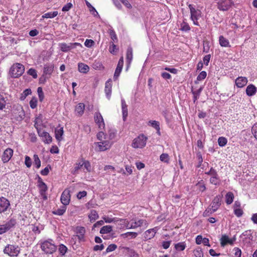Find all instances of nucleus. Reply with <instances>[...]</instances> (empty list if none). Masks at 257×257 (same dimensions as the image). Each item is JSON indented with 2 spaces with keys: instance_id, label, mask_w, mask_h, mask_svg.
Here are the masks:
<instances>
[{
  "instance_id": "1",
  "label": "nucleus",
  "mask_w": 257,
  "mask_h": 257,
  "mask_svg": "<svg viewBox=\"0 0 257 257\" xmlns=\"http://www.w3.org/2000/svg\"><path fill=\"white\" fill-rule=\"evenodd\" d=\"M24 66L21 63H16L11 66L10 73L12 77L18 78L24 73Z\"/></svg>"
},
{
  "instance_id": "2",
  "label": "nucleus",
  "mask_w": 257,
  "mask_h": 257,
  "mask_svg": "<svg viewBox=\"0 0 257 257\" xmlns=\"http://www.w3.org/2000/svg\"><path fill=\"white\" fill-rule=\"evenodd\" d=\"M41 247L46 254H52L57 249L56 246L49 240H46L42 242Z\"/></svg>"
},
{
  "instance_id": "3",
  "label": "nucleus",
  "mask_w": 257,
  "mask_h": 257,
  "mask_svg": "<svg viewBox=\"0 0 257 257\" xmlns=\"http://www.w3.org/2000/svg\"><path fill=\"white\" fill-rule=\"evenodd\" d=\"M16 223V220L12 218L6 223L0 225V234H2L15 227Z\"/></svg>"
},
{
  "instance_id": "4",
  "label": "nucleus",
  "mask_w": 257,
  "mask_h": 257,
  "mask_svg": "<svg viewBox=\"0 0 257 257\" xmlns=\"http://www.w3.org/2000/svg\"><path fill=\"white\" fill-rule=\"evenodd\" d=\"M147 138L144 135H140L135 139L132 143V147L134 148H142L146 146Z\"/></svg>"
},
{
  "instance_id": "5",
  "label": "nucleus",
  "mask_w": 257,
  "mask_h": 257,
  "mask_svg": "<svg viewBox=\"0 0 257 257\" xmlns=\"http://www.w3.org/2000/svg\"><path fill=\"white\" fill-rule=\"evenodd\" d=\"M189 8L190 10L191 18L193 21L194 24L197 26H199L197 20L201 16V11L199 10H196L192 7L191 5H189Z\"/></svg>"
},
{
  "instance_id": "6",
  "label": "nucleus",
  "mask_w": 257,
  "mask_h": 257,
  "mask_svg": "<svg viewBox=\"0 0 257 257\" xmlns=\"http://www.w3.org/2000/svg\"><path fill=\"white\" fill-rule=\"evenodd\" d=\"M5 253H7L11 256H17L20 251L18 249V246H15L13 245L8 244L4 250Z\"/></svg>"
},
{
  "instance_id": "7",
  "label": "nucleus",
  "mask_w": 257,
  "mask_h": 257,
  "mask_svg": "<svg viewBox=\"0 0 257 257\" xmlns=\"http://www.w3.org/2000/svg\"><path fill=\"white\" fill-rule=\"evenodd\" d=\"M232 4L231 0H221L217 4V8L221 11H227Z\"/></svg>"
},
{
  "instance_id": "8",
  "label": "nucleus",
  "mask_w": 257,
  "mask_h": 257,
  "mask_svg": "<svg viewBox=\"0 0 257 257\" xmlns=\"http://www.w3.org/2000/svg\"><path fill=\"white\" fill-rule=\"evenodd\" d=\"M76 46H81V44L78 43H69L68 44L64 43L60 44L61 50L63 52H68Z\"/></svg>"
},
{
  "instance_id": "9",
  "label": "nucleus",
  "mask_w": 257,
  "mask_h": 257,
  "mask_svg": "<svg viewBox=\"0 0 257 257\" xmlns=\"http://www.w3.org/2000/svg\"><path fill=\"white\" fill-rule=\"evenodd\" d=\"M13 155V150L10 148L7 149L2 157L3 162L5 163L9 161Z\"/></svg>"
},
{
  "instance_id": "10",
  "label": "nucleus",
  "mask_w": 257,
  "mask_h": 257,
  "mask_svg": "<svg viewBox=\"0 0 257 257\" xmlns=\"http://www.w3.org/2000/svg\"><path fill=\"white\" fill-rule=\"evenodd\" d=\"M10 205L8 200L4 197L0 198V213L7 211Z\"/></svg>"
},
{
  "instance_id": "11",
  "label": "nucleus",
  "mask_w": 257,
  "mask_h": 257,
  "mask_svg": "<svg viewBox=\"0 0 257 257\" xmlns=\"http://www.w3.org/2000/svg\"><path fill=\"white\" fill-rule=\"evenodd\" d=\"M222 196L218 195L216 196L212 201L211 207L212 208V212H215L217 210L221 205Z\"/></svg>"
},
{
  "instance_id": "12",
  "label": "nucleus",
  "mask_w": 257,
  "mask_h": 257,
  "mask_svg": "<svg viewBox=\"0 0 257 257\" xmlns=\"http://www.w3.org/2000/svg\"><path fill=\"white\" fill-rule=\"evenodd\" d=\"M120 249L122 250L123 253L125 255L130 257H137L138 254L135 252V251L128 247L120 246Z\"/></svg>"
},
{
  "instance_id": "13",
  "label": "nucleus",
  "mask_w": 257,
  "mask_h": 257,
  "mask_svg": "<svg viewBox=\"0 0 257 257\" xmlns=\"http://www.w3.org/2000/svg\"><path fill=\"white\" fill-rule=\"evenodd\" d=\"M123 65V57H121L119 59V60L118 62L117 67H116V68L115 69V72L114 74L113 78L114 80H116L117 79L118 77L119 76V75L122 70Z\"/></svg>"
},
{
  "instance_id": "14",
  "label": "nucleus",
  "mask_w": 257,
  "mask_h": 257,
  "mask_svg": "<svg viewBox=\"0 0 257 257\" xmlns=\"http://www.w3.org/2000/svg\"><path fill=\"white\" fill-rule=\"evenodd\" d=\"M95 122L98 124L100 129L104 128V122L101 114L99 112H96L94 115Z\"/></svg>"
},
{
  "instance_id": "15",
  "label": "nucleus",
  "mask_w": 257,
  "mask_h": 257,
  "mask_svg": "<svg viewBox=\"0 0 257 257\" xmlns=\"http://www.w3.org/2000/svg\"><path fill=\"white\" fill-rule=\"evenodd\" d=\"M70 198L69 191L66 190H64L61 196V201L64 206L67 205L69 203Z\"/></svg>"
},
{
  "instance_id": "16",
  "label": "nucleus",
  "mask_w": 257,
  "mask_h": 257,
  "mask_svg": "<svg viewBox=\"0 0 257 257\" xmlns=\"http://www.w3.org/2000/svg\"><path fill=\"white\" fill-rule=\"evenodd\" d=\"M76 232L77 234L76 236H74L72 238L75 239L77 237L79 240H81L84 238V235L85 233V229L83 227H77L76 228Z\"/></svg>"
},
{
  "instance_id": "17",
  "label": "nucleus",
  "mask_w": 257,
  "mask_h": 257,
  "mask_svg": "<svg viewBox=\"0 0 257 257\" xmlns=\"http://www.w3.org/2000/svg\"><path fill=\"white\" fill-rule=\"evenodd\" d=\"M98 147L100 151H104L109 149L111 146V144L109 141H104L97 143Z\"/></svg>"
},
{
  "instance_id": "18",
  "label": "nucleus",
  "mask_w": 257,
  "mask_h": 257,
  "mask_svg": "<svg viewBox=\"0 0 257 257\" xmlns=\"http://www.w3.org/2000/svg\"><path fill=\"white\" fill-rule=\"evenodd\" d=\"M157 231V227L149 229L145 232V238L147 240L153 238Z\"/></svg>"
},
{
  "instance_id": "19",
  "label": "nucleus",
  "mask_w": 257,
  "mask_h": 257,
  "mask_svg": "<svg viewBox=\"0 0 257 257\" xmlns=\"http://www.w3.org/2000/svg\"><path fill=\"white\" fill-rule=\"evenodd\" d=\"M247 78L244 77H239L235 80V84L238 87H243L247 84Z\"/></svg>"
},
{
  "instance_id": "20",
  "label": "nucleus",
  "mask_w": 257,
  "mask_h": 257,
  "mask_svg": "<svg viewBox=\"0 0 257 257\" xmlns=\"http://www.w3.org/2000/svg\"><path fill=\"white\" fill-rule=\"evenodd\" d=\"M54 70V67L52 65H45L43 68V74L50 77Z\"/></svg>"
},
{
  "instance_id": "21",
  "label": "nucleus",
  "mask_w": 257,
  "mask_h": 257,
  "mask_svg": "<svg viewBox=\"0 0 257 257\" xmlns=\"http://www.w3.org/2000/svg\"><path fill=\"white\" fill-rule=\"evenodd\" d=\"M121 102L123 120V121H125L126 118L127 116V106L123 99H121Z\"/></svg>"
},
{
  "instance_id": "22",
  "label": "nucleus",
  "mask_w": 257,
  "mask_h": 257,
  "mask_svg": "<svg viewBox=\"0 0 257 257\" xmlns=\"http://www.w3.org/2000/svg\"><path fill=\"white\" fill-rule=\"evenodd\" d=\"M84 108L85 105L83 103H78L75 107L76 113L79 116H81L84 113Z\"/></svg>"
},
{
  "instance_id": "23",
  "label": "nucleus",
  "mask_w": 257,
  "mask_h": 257,
  "mask_svg": "<svg viewBox=\"0 0 257 257\" xmlns=\"http://www.w3.org/2000/svg\"><path fill=\"white\" fill-rule=\"evenodd\" d=\"M256 92V88L252 84H249L246 89V94L251 96L255 94Z\"/></svg>"
},
{
  "instance_id": "24",
  "label": "nucleus",
  "mask_w": 257,
  "mask_h": 257,
  "mask_svg": "<svg viewBox=\"0 0 257 257\" xmlns=\"http://www.w3.org/2000/svg\"><path fill=\"white\" fill-rule=\"evenodd\" d=\"M145 223L146 224V221L144 220H139L138 221H135L134 222H133L131 223V224H130L129 223L127 224L126 225V227L127 228L131 229V228H135L138 226H141L143 225V223Z\"/></svg>"
},
{
  "instance_id": "25",
  "label": "nucleus",
  "mask_w": 257,
  "mask_h": 257,
  "mask_svg": "<svg viewBox=\"0 0 257 257\" xmlns=\"http://www.w3.org/2000/svg\"><path fill=\"white\" fill-rule=\"evenodd\" d=\"M148 125L155 128L157 131V133L159 135H160V123L159 121L156 120H150L148 122Z\"/></svg>"
},
{
  "instance_id": "26",
  "label": "nucleus",
  "mask_w": 257,
  "mask_h": 257,
  "mask_svg": "<svg viewBox=\"0 0 257 257\" xmlns=\"http://www.w3.org/2000/svg\"><path fill=\"white\" fill-rule=\"evenodd\" d=\"M89 70V66L82 63L78 64V70L80 72L83 73H86Z\"/></svg>"
},
{
  "instance_id": "27",
  "label": "nucleus",
  "mask_w": 257,
  "mask_h": 257,
  "mask_svg": "<svg viewBox=\"0 0 257 257\" xmlns=\"http://www.w3.org/2000/svg\"><path fill=\"white\" fill-rule=\"evenodd\" d=\"M110 80H108L106 83L105 86V92L107 97L109 98L110 96V94L111 92V84L110 83Z\"/></svg>"
},
{
  "instance_id": "28",
  "label": "nucleus",
  "mask_w": 257,
  "mask_h": 257,
  "mask_svg": "<svg viewBox=\"0 0 257 257\" xmlns=\"http://www.w3.org/2000/svg\"><path fill=\"white\" fill-rule=\"evenodd\" d=\"M219 44L222 47H230L229 42L227 39L225 38L223 36L219 37Z\"/></svg>"
},
{
  "instance_id": "29",
  "label": "nucleus",
  "mask_w": 257,
  "mask_h": 257,
  "mask_svg": "<svg viewBox=\"0 0 257 257\" xmlns=\"http://www.w3.org/2000/svg\"><path fill=\"white\" fill-rule=\"evenodd\" d=\"M234 198L233 194L231 192H228L225 195V202L227 204H230L232 203Z\"/></svg>"
},
{
  "instance_id": "30",
  "label": "nucleus",
  "mask_w": 257,
  "mask_h": 257,
  "mask_svg": "<svg viewBox=\"0 0 257 257\" xmlns=\"http://www.w3.org/2000/svg\"><path fill=\"white\" fill-rule=\"evenodd\" d=\"M133 59V49L128 47L126 51V61L128 64H130Z\"/></svg>"
},
{
  "instance_id": "31",
  "label": "nucleus",
  "mask_w": 257,
  "mask_h": 257,
  "mask_svg": "<svg viewBox=\"0 0 257 257\" xmlns=\"http://www.w3.org/2000/svg\"><path fill=\"white\" fill-rule=\"evenodd\" d=\"M89 218L91 221H94L98 218V215L96 211L92 210L88 215Z\"/></svg>"
},
{
  "instance_id": "32",
  "label": "nucleus",
  "mask_w": 257,
  "mask_h": 257,
  "mask_svg": "<svg viewBox=\"0 0 257 257\" xmlns=\"http://www.w3.org/2000/svg\"><path fill=\"white\" fill-rule=\"evenodd\" d=\"M112 226L110 225L104 226L101 228L100 233L101 234L109 233L112 231Z\"/></svg>"
},
{
  "instance_id": "33",
  "label": "nucleus",
  "mask_w": 257,
  "mask_h": 257,
  "mask_svg": "<svg viewBox=\"0 0 257 257\" xmlns=\"http://www.w3.org/2000/svg\"><path fill=\"white\" fill-rule=\"evenodd\" d=\"M66 207L65 206H63L60 208H59L57 210L53 211L52 213L54 214L62 215L66 211Z\"/></svg>"
},
{
  "instance_id": "34",
  "label": "nucleus",
  "mask_w": 257,
  "mask_h": 257,
  "mask_svg": "<svg viewBox=\"0 0 257 257\" xmlns=\"http://www.w3.org/2000/svg\"><path fill=\"white\" fill-rule=\"evenodd\" d=\"M229 237L226 235H222L221 238H220V244L221 246L222 247L225 246L229 242Z\"/></svg>"
},
{
  "instance_id": "35",
  "label": "nucleus",
  "mask_w": 257,
  "mask_h": 257,
  "mask_svg": "<svg viewBox=\"0 0 257 257\" xmlns=\"http://www.w3.org/2000/svg\"><path fill=\"white\" fill-rule=\"evenodd\" d=\"M63 135V128H60L58 130H55V137L56 139L60 141L61 140V137Z\"/></svg>"
},
{
  "instance_id": "36",
  "label": "nucleus",
  "mask_w": 257,
  "mask_h": 257,
  "mask_svg": "<svg viewBox=\"0 0 257 257\" xmlns=\"http://www.w3.org/2000/svg\"><path fill=\"white\" fill-rule=\"evenodd\" d=\"M85 3L87 7L89 9V11L92 13V14L93 16H96L98 14L95 8L86 0H85Z\"/></svg>"
},
{
  "instance_id": "37",
  "label": "nucleus",
  "mask_w": 257,
  "mask_h": 257,
  "mask_svg": "<svg viewBox=\"0 0 257 257\" xmlns=\"http://www.w3.org/2000/svg\"><path fill=\"white\" fill-rule=\"evenodd\" d=\"M186 244L184 242H179L175 245V248L178 251H182L185 249Z\"/></svg>"
},
{
  "instance_id": "38",
  "label": "nucleus",
  "mask_w": 257,
  "mask_h": 257,
  "mask_svg": "<svg viewBox=\"0 0 257 257\" xmlns=\"http://www.w3.org/2000/svg\"><path fill=\"white\" fill-rule=\"evenodd\" d=\"M58 15V12L55 11L53 12H50L45 14L42 16L43 18H53L57 16Z\"/></svg>"
},
{
  "instance_id": "39",
  "label": "nucleus",
  "mask_w": 257,
  "mask_h": 257,
  "mask_svg": "<svg viewBox=\"0 0 257 257\" xmlns=\"http://www.w3.org/2000/svg\"><path fill=\"white\" fill-rule=\"evenodd\" d=\"M137 235L138 233L137 232H128L121 234V236H122L124 238L131 237V238H136L137 236Z\"/></svg>"
},
{
  "instance_id": "40",
  "label": "nucleus",
  "mask_w": 257,
  "mask_h": 257,
  "mask_svg": "<svg viewBox=\"0 0 257 257\" xmlns=\"http://www.w3.org/2000/svg\"><path fill=\"white\" fill-rule=\"evenodd\" d=\"M34 158V164L36 166L37 168H39L41 166V161L38 157V156L36 154H35L33 156Z\"/></svg>"
},
{
  "instance_id": "41",
  "label": "nucleus",
  "mask_w": 257,
  "mask_h": 257,
  "mask_svg": "<svg viewBox=\"0 0 257 257\" xmlns=\"http://www.w3.org/2000/svg\"><path fill=\"white\" fill-rule=\"evenodd\" d=\"M202 90V88L200 87L199 89H197V90L192 91V93L194 95V102L199 98V96L200 95V94Z\"/></svg>"
},
{
  "instance_id": "42",
  "label": "nucleus",
  "mask_w": 257,
  "mask_h": 257,
  "mask_svg": "<svg viewBox=\"0 0 257 257\" xmlns=\"http://www.w3.org/2000/svg\"><path fill=\"white\" fill-rule=\"evenodd\" d=\"M83 166V164L81 162L76 163L75 165L73 170L71 172L73 174H76L78 173V171Z\"/></svg>"
},
{
  "instance_id": "43",
  "label": "nucleus",
  "mask_w": 257,
  "mask_h": 257,
  "mask_svg": "<svg viewBox=\"0 0 257 257\" xmlns=\"http://www.w3.org/2000/svg\"><path fill=\"white\" fill-rule=\"evenodd\" d=\"M227 139L224 137H219L218 139V145L220 147L224 146L227 143Z\"/></svg>"
},
{
  "instance_id": "44",
  "label": "nucleus",
  "mask_w": 257,
  "mask_h": 257,
  "mask_svg": "<svg viewBox=\"0 0 257 257\" xmlns=\"http://www.w3.org/2000/svg\"><path fill=\"white\" fill-rule=\"evenodd\" d=\"M194 254L196 257H203V253L202 249L198 247L194 250Z\"/></svg>"
},
{
  "instance_id": "45",
  "label": "nucleus",
  "mask_w": 257,
  "mask_h": 257,
  "mask_svg": "<svg viewBox=\"0 0 257 257\" xmlns=\"http://www.w3.org/2000/svg\"><path fill=\"white\" fill-rule=\"evenodd\" d=\"M43 141L45 143L49 144L52 142V138L50 136L49 134L47 133V134H45V137H44Z\"/></svg>"
},
{
  "instance_id": "46",
  "label": "nucleus",
  "mask_w": 257,
  "mask_h": 257,
  "mask_svg": "<svg viewBox=\"0 0 257 257\" xmlns=\"http://www.w3.org/2000/svg\"><path fill=\"white\" fill-rule=\"evenodd\" d=\"M67 250V247L64 244H60L59 247V251L60 253L62 255H64Z\"/></svg>"
},
{
  "instance_id": "47",
  "label": "nucleus",
  "mask_w": 257,
  "mask_h": 257,
  "mask_svg": "<svg viewBox=\"0 0 257 257\" xmlns=\"http://www.w3.org/2000/svg\"><path fill=\"white\" fill-rule=\"evenodd\" d=\"M160 159L162 162H164L165 163H168L169 162L168 154H165V153L162 154L160 157Z\"/></svg>"
},
{
  "instance_id": "48",
  "label": "nucleus",
  "mask_w": 257,
  "mask_h": 257,
  "mask_svg": "<svg viewBox=\"0 0 257 257\" xmlns=\"http://www.w3.org/2000/svg\"><path fill=\"white\" fill-rule=\"evenodd\" d=\"M6 104V101L5 98L3 97V95L0 94V110H2L5 107Z\"/></svg>"
},
{
  "instance_id": "49",
  "label": "nucleus",
  "mask_w": 257,
  "mask_h": 257,
  "mask_svg": "<svg viewBox=\"0 0 257 257\" xmlns=\"http://www.w3.org/2000/svg\"><path fill=\"white\" fill-rule=\"evenodd\" d=\"M37 92L39 95V100L42 102L44 98V93L41 87H38L37 89Z\"/></svg>"
},
{
  "instance_id": "50",
  "label": "nucleus",
  "mask_w": 257,
  "mask_h": 257,
  "mask_svg": "<svg viewBox=\"0 0 257 257\" xmlns=\"http://www.w3.org/2000/svg\"><path fill=\"white\" fill-rule=\"evenodd\" d=\"M32 91L30 89H26L25 90L22 94V96L21 97V100H24L25 99V98L29 95V94H31Z\"/></svg>"
},
{
  "instance_id": "51",
  "label": "nucleus",
  "mask_w": 257,
  "mask_h": 257,
  "mask_svg": "<svg viewBox=\"0 0 257 257\" xmlns=\"http://www.w3.org/2000/svg\"><path fill=\"white\" fill-rule=\"evenodd\" d=\"M42 122V119L40 117H37L36 118L34 126L37 130L40 129V126H41Z\"/></svg>"
},
{
  "instance_id": "52",
  "label": "nucleus",
  "mask_w": 257,
  "mask_h": 257,
  "mask_svg": "<svg viewBox=\"0 0 257 257\" xmlns=\"http://www.w3.org/2000/svg\"><path fill=\"white\" fill-rule=\"evenodd\" d=\"M28 74L30 75H31L33 76L34 78H37V71L35 69L33 68H30L27 72Z\"/></svg>"
},
{
  "instance_id": "53",
  "label": "nucleus",
  "mask_w": 257,
  "mask_h": 257,
  "mask_svg": "<svg viewBox=\"0 0 257 257\" xmlns=\"http://www.w3.org/2000/svg\"><path fill=\"white\" fill-rule=\"evenodd\" d=\"M30 107L34 109L37 107V99L36 98H33L30 101Z\"/></svg>"
},
{
  "instance_id": "54",
  "label": "nucleus",
  "mask_w": 257,
  "mask_h": 257,
  "mask_svg": "<svg viewBox=\"0 0 257 257\" xmlns=\"http://www.w3.org/2000/svg\"><path fill=\"white\" fill-rule=\"evenodd\" d=\"M196 186L197 187V188L199 190V191H200L201 192H203L206 189L205 184H204L203 182H198L196 184Z\"/></svg>"
},
{
  "instance_id": "55",
  "label": "nucleus",
  "mask_w": 257,
  "mask_h": 257,
  "mask_svg": "<svg viewBox=\"0 0 257 257\" xmlns=\"http://www.w3.org/2000/svg\"><path fill=\"white\" fill-rule=\"evenodd\" d=\"M94 44V42L91 39H86L85 41L84 45L86 47L90 48Z\"/></svg>"
},
{
  "instance_id": "56",
  "label": "nucleus",
  "mask_w": 257,
  "mask_h": 257,
  "mask_svg": "<svg viewBox=\"0 0 257 257\" xmlns=\"http://www.w3.org/2000/svg\"><path fill=\"white\" fill-rule=\"evenodd\" d=\"M207 74L205 71H202L200 73V74L197 76V80L200 81L205 78L206 77Z\"/></svg>"
},
{
  "instance_id": "57",
  "label": "nucleus",
  "mask_w": 257,
  "mask_h": 257,
  "mask_svg": "<svg viewBox=\"0 0 257 257\" xmlns=\"http://www.w3.org/2000/svg\"><path fill=\"white\" fill-rule=\"evenodd\" d=\"M117 248V245L115 244H110L106 249L107 252L112 251Z\"/></svg>"
},
{
  "instance_id": "58",
  "label": "nucleus",
  "mask_w": 257,
  "mask_h": 257,
  "mask_svg": "<svg viewBox=\"0 0 257 257\" xmlns=\"http://www.w3.org/2000/svg\"><path fill=\"white\" fill-rule=\"evenodd\" d=\"M25 164L26 165V166L28 167V168H30L31 165H32V162H31V158L28 156H26L25 157Z\"/></svg>"
},
{
  "instance_id": "59",
  "label": "nucleus",
  "mask_w": 257,
  "mask_h": 257,
  "mask_svg": "<svg viewBox=\"0 0 257 257\" xmlns=\"http://www.w3.org/2000/svg\"><path fill=\"white\" fill-rule=\"evenodd\" d=\"M210 182L211 184L217 185L218 183V175L212 176L210 179Z\"/></svg>"
},
{
  "instance_id": "60",
  "label": "nucleus",
  "mask_w": 257,
  "mask_h": 257,
  "mask_svg": "<svg viewBox=\"0 0 257 257\" xmlns=\"http://www.w3.org/2000/svg\"><path fill=\"white\" fill-rule=\"evenodd\" d=\"M234 212L237 217H240L243 214V211L240 208H234Z\"/></svg>"
},
{
  "instance_id": "61",
  "label": "nucleus",
  "mask_w": 257,
  "mask_h": 257,
  "mask_svg": "<svg viewBox=\"0 0 257 257\" xmlns=\"http://www.w3.org/2000/svg\"><path fill=\"white\" fill-rule=\"evenodd\" d=\"M49 77V76L43 74L39 78V83L41 84H44L46 82V80Z\"/></svg>"
},
{
  "instance_id": "62",
  "label": "nucleus",
  "mask_w": 257,
  "mask_h": 257,
  "mask_svg": "<svg viewBox=\"0 0 257 257\" xmlns=\"http://www.w3.org/2000/svg\"><path fill=\"white\" fill-rule=\"evenodd\" d=\"M251 131L254 138L257 140V123L252 126Z\"/></svg>"
},
{
  "instance_id": "63",
  "label": "nucleus",
  "mask_w": 257,
  "mask_h": 257,
  "mask_svg": "<svg viewBox=\"0 0 257 257\" xmlns=\"http://www.w3.org/2000/svg\"><path fill=\"white\" fill-rule=\"evenodd\" d=\"M212 208L211 207L207 208L205 211L203 212L204 216H208L210 214H212L214 212H212Z\"/></svg>"
},
{
  "instance_id": "64",
  "label": "nucleus",
  "mask_w": 257,
  "mask_h": 257,
  "mask_svg": "<svg viewBox=\"0 0 257 257\" xmlns=\"http://www.w3.org/2000/svg\"><path fill=\"white\" fill-rule=\"evenodd\" d=\"M72 7V4L70 3L67 4L62 8V11L67 12Z\"/></svg>"
}]
</instances>
